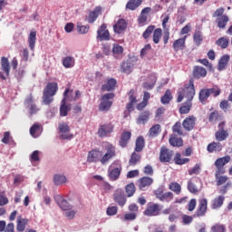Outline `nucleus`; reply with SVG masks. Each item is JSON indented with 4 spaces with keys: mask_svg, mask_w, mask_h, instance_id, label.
Returning a JSON list of instances; mask_svg holds the SVG:
<instances>
[{
    "mask_svg": "<svg viewBox=\"0 0 232 232\" xmlns=\"http://www.w3.org/2000/svg\"><path fill=\"white\" fill-rule=\"evenodd\" d=\"M208 75V71L206 68L200 66H195L193 69V76L195 79H202V77H206Z\"/></svg>",
    "mask_w": 232,
    "mask_h": 232,
    "instance_id": "7c9ffc66",
    "label": "nucleus"
},
{
    "mask_svg": "<svg viewBox=\"0 0 232 232\" xmlns=\"http://www.w3.org/2000/svg\"><path fill=\"white\" fill-rule=\"evenodd\" d=\"M102 12V7L96 6L93 9V11H91L89 13L88 23H90L91 24L95 23V21H97V18L99 17V15H101Z\"/></svg>",
    "mask_w": 232,
    "mask_h": 232,
    "instance_id": "b1692460",
    "label": "nucleus"
},
{
    "mask_svg": "<svg viewBox=\"0 0 232 232\" xmlns=\"http://www.w3.org/2000/svg\"><path fill=\"white\" fill-rule=\"evenodd\" d=\"M207 212H208V199L204 198L199 199L198 207L194 217H206Z\"/></svg>",
    "mask_w": 232,
    "mask_h": 232,
    "instance_id": "f8f14e48",
    "label": "nucleus"
},
{
    "mask_svg": "<svg viewBox=\"0 0 232 232\" xmlns=\"http://www.w3.org/2000/svg\"><path fill=\"white\" fill-rule=\"evenodd\" d=\"M224 173V171L216 170L215 177H216V182L217 186H222V184H226L228 180L227 176H220Z\"/></svg>",
    "mask_w": 232,
    "mask_h": 232,
    "instance_id": "473e14b6",
    "label": "nucleus"
},
{
    "mask_svg": "<svg viewBox=\"0 0 232 232\" xmlns=\"http://www.w3.org/2000/svg\"><path fill=\"white\" fill-rule=\"evenodd\" d=\"M216 44L224 50L229 46V39L227 37H221L216 42Z\"/></svg>",
    "mask_w": 232,
    "mask_h": 232,
    "instance_id": "3c124183",
    "label": "nucleus"
},
{
    "mask_svg": "<svg viewBox=\"0 0 232 232\" xmlns=\"http://www.w3.org/2000/svg\"><path fill=\"white\" fill-rule=\"evenodd\" d=\"M30 135H32L34 139H37V137L41 135V126H39V124H34L30 128Z\"/></svg>",
    "mask_w": 232,
    "mask_h": 232,
    "instance_id": "49530a36",
    "label": "nucleus"
},
{
    "mask_svg": "<svg viewBox=\"0 0 232 232\" xmlns=\"http://www.w3.org/2000/svg\"><path fill=\"white\" fill-rule=\"evenodd\" d=\"M172 131L173 133H177V135H179V136L184 135V130H182V123H180V121H177L172 126Z\"/></svg>",
    "mask_w": 232,
    "mask_h": 232,
    "instance_id": "8fccbe9b",
    "label": "nucleus"
},
{
    "mask_svg": "<svg viewBox=\"0 0 232 232\" xmlns=\"http://www.w3.org/2000/svg\"><path fill=\"white\" fill-rule=\"evenodd\" d=\"M59 90L57 82H48L44 89L43 102L46 106L53 102V96L56 95Z\"/></svg>",
    "mask_w": 232,
    "mask_h": 232,
    "instance_id": "7ed1b4c3",
    "label": "nucleus"
},
{
    "mask_svg": "<svg viewBox=\"0 0 232 232\" xmlns=\"http://www.w3.org/2000/svg\"><path fill=\"white\" fill-rule=\"evenodd\" d=\"M209 95H214V97H218L221 93L220 88L215 86L213 88L208 89Z\"/></svg>",
    "mask_w": 232,
    "mask_h": 232,
    "instance_id": "680f3d73",
    "label": "nucleus"
},
{
    "mask_svg": "<svg viewBox=\"0 0 232 232\" xmlns=\"http://www.w3.org/2000/svg\"><path fill=\"white\" fill-rule=\"evenodd\" d=\"M169 142L170 146H173V148H182V146H184V140H182V138L177 137L176 134H171L169 136Z\"/></svg>",
    "mask_w": 232,
    "mask_h": 232,
    "instance_id": "393cba45",
    "label": "nucleus"
},
{
    "mask_svg": "<svg viewBox=\"0 0 232 232\" xmlns=\"http://www.w3.org/2000/svg\"><path fill=\"white\" fill-rule=\"evenodd\" d=\"M151 112L150 111H143L136 120L137 124H146L150 121Z\"/></svg>",
    "mask_w": 232,
    "mask_h": 232,
    "instance_id": "2f4dec72",
    "label": "nucleus"
},
{
    "mask_svg": "<svg viewBox=\"0 0 232 232\" xmlns=\"http://www.w3.org/2000/svg\"><path fill=\"white\" fill-rule=\"evenodd\" d=\"M187 99L186 102L179 107V112L180 115H188L193 108V99L195 97V82L190 79L188 83H185L183 88L179 89L177 102H182Z\"/></svg>",
    "mask_w": 232,
    "mask_h": 232,
    "instance_id": "f257e3e1",
    "label": "nucleus"
},
{
    "mask_svg": "<svg viewBox=\"0 0 232 232\" xmlns=\"http://www.w3.org/2000/svg\"><path fill=\"white\" fill-rule=\"evenodd\" d=\"M73 90L70 89H65L63 92V99L62 101V104L60 106V117H66L68 115V111L72 110L68 105H66L67 101H72L70 100V95H72Z\"/></svg>",
    "mask_w": 232,
    "mask_h": 232,
    "instance_id": "423d86ee",
    "label": "nucleus"
},
{
    "mask_svg": "<svg viewBox=\"0 0 232 232\" xmlns=\"http://www.w3.org/2000/svg\"><path fill=\"white\" fill-rule=\"evenodd\" d=\"M130 139H131V131H128V130L123 131L120 137L119 146H121V148H126Z\"/></svg>",
    "mask_w": 232,
    "mask_h": 232,
    "instance_id": "412c9836",
    "label": "nucleus"
},
{
    "mask_svg": "<svg viewBox=\"0 0 232 232\" xmlns=\"http://www.w3.org/2000/svg\"><path fill=\"white\" fill-rule=\"evenodd\" d=\"M77 30L79 32V34H88V32H90V25H82V24L78 23L77 24Z\"/></svg>",
    "mask_w": 232,
    "mask_h": 232,
    "instance_id": "4d7b16f0",
    "label": "nucleus"
},
{
    "mask_svg": "<svg viewBox=\"0 0 232 232\" xmlns=\"http://www.w3.org/2000/svg\"><path fill=\"white\" fill-rule=\"evenodd\" d=\"M113 130H115V125H113V123L109 122V123L102 124L100 126L98 130V135L101 138L106 137L107 135L113 133Z\"/></svg>",
    "mask_w": 232,
    "mask_h": 232,
    "instance_id": "9d476101",
    "label": "nucleus"
},
{
    "mask_svg": "<svg viewBox=\"0 0 232 232\" xmlns=\"http://www.w3.org/2000/svg\"><path fill=\"white\" fill-rule=\"evenodd\" d=\"M169 189H170V191H173V193H175L176 195H180V193H182V187L177 182L170 183L169 186Z\"/></svg>",
    "mask_w": 232,
    "mask_h": 232,
    "instance_id": "a18cd8bd",
    "label": "nucleus"
},
{
    "mask_svg": "<svg viewBox=\"0 0 232 232\" xmlns=\"http://www.w3.org/2000/svg\"><path fill=\"white\" fill-rule=\"evenodd\" d=\"M144 3V0H129L125 5L126 10H130L131 12L137 10Z\"/></svg>",
    "mask_w": 232,
    "mask_h": 232,
    "instance_id": "c756f323",
    "label": "nucleus"
},
{
    "mask_svg": "<svg viewBox=\"0 0 232 232\" xmlns=\"http://www.w3.org/2000/svg\"><path fill=\"white\" fill-rule=\"evenodd\" d=\"M135 184L134 183H130L128 185H126L125 187V193L127 194V197L130 198L133 197V195H135Z\"/></svg>",
    "mask_w": 232,
    "mask_h": 232,
    "instance_id": "de8ad7c7",
    "label": "nucleus"
},
{
    "mask_svg": "<svg viewBox=\"0 0 232 232\" xmlns=\"http://www.w3.org/2000/svg\"><path fill=\"white\" fill-rule=\"evenodd\" d=\"M141 156L140 154L137 152H132L130 155V159L129 160V166H137L139 164V161L140 160Z\"/></svg>",
    "mask_w": 232,
    "mask_h": 232,
    "instance_id": "a19ab883",
    "label": "nucleus"
},
{
    "mask_svg": "<svg viewBox=\"0 0 232 232\" xmlns=\"http://www.w3.org/2000/svg\"><path fill=\"white\" fill-rule=\"evenodd\" d=\"M160 211H162V206L159 203L149 202L143 211V215L144 217H159Z\"/></svg>",
    "mask_w": 232,
    "mask_h": 232,
    "instance_id": "0eeeda50",
    "label": "nucleus"
},
{
    "mask_svg": "<svg viewBox=\"0 0 232 232\" xmlns=\"http://www.w3.org/2000/svg\"><path fill=\"white\" fill-rule=\"evenodd\" d=\"M63 65L64 68H73L75 66V58L72 56H67L63 61Z\"/></svg>",
    "mask_w": 232,
    "mask_h": 232,
    "instance_id": "37998d69",
    "label": "nucleus"
},
{
    "mask_svg": "<svg viewBox=\"0 0 232 232\" xmlns=\"http://www.w3.org/2000/svg\"><path fill=\"white\" fill-rule=\"evenodd\" d=\"M117 86V81L113 78H111L106 81V82L102 86V92H113Z\"/></svg>",
    "mask_w": 232,
    "mask_h": 232,
    "instance_id": "cd10ccee",
    "label": "nucleus"
},
{
    "mask_svg": "<svg viewBox=\"0 0 232 232\" xmlns=\"http://www.w3.org/2000/svg\"><path fill=\"white\" fill-rule=\"evenodd\" d=\"M201 169L200 164H196L192 169H188V175H200Z\"/></svg>",
    "mask_w": 232,
    "mask_h": 232,
    "instance_id": "bf43d9fd",
    "label": "nucleus"
},
{
    "mask_svg": "<svg viewBox=\"0 0 232 232\" xmlns=\"http://www.w3.org/2000/svg\"><path fill=\"white\" fill-rule=\"evenodd\" d=\"M226 200V197L224 196H218L212 201L210 208L211 209H220L222 206H224V201Z\"/></svg>",
    "mask_w": 232,
    "mask_h": 232,
    "instance_id": "a878e982",
    "label": "nucleus"
},
{
    "mask_svg": "<svg viewBox=\"0 0 232 232\" xmlns=\"http://www.w3.org/2000/svg\"><path fill=\"white\" fill-rule=\"evenodd\" d=\"M133 66H135V64L133 63L131 59H128L127 61H123L121 63V71L122 72V73L130 74V73H131V71L133 70Z\"/></svg>",
    "mask_w": 232,
    "mask_h": 232,
    "instance_id": "4be33fe9",
    "label": "nucleus"
},
{
    "mask_svg": "<svg viewBox=\"0 0 232 232\" xmlns=\"http://www.w3.org/2000/svg\"><path fill=\"white\" fill-rule=\"evenodd\" d=\"M53 182L55 186H61V184H66V177L56 174L53 177Z\"/></svg>",
    "mask_w": 232,
    "mask_h": 232,
    "instance_id": "603ef678",
    "label": "nucleus"
},
{
    "mask_svg": "<svg viewBox=\"0 0 232 232\" xmlns=\"http://www.w3.org/2000/svg\"><path fill=\"white\" fill-rule=\"evenodd\" d=\"M208 153H217L222 151V143L220 141H213L207 146Z\"/></svg>",
    "mask_w": 232,
    "mask_h": 232,
    "instance_id": "c85d7f7f",
    "label": "nucleus"
},
{
    "mask_svg": "<svg viewBox=\"0 0 232 232\" xmlns=\"http://www.w3.org/2000/svg\"><path fill=\"white\" fill-rule=\"evenodd\" d=\"M229 137V130L226 129V121H220L218 124V130L215 132V139L218 142H224Z\"/></svg>",
    "mask_w": 232,
    "mask_h": 232,
    "instance_id": "39448f33",
    "label": "nucleus"
},
{
    "mask_svg": "<svg viewBox=\"0 0 232 232\" xmlns=\"http://www.w3.org/2000/svg\"><path fill=\"white\" fill-rule=\"evenodd\" d=\"M115 98V93H106L102 96L101 103L99 105L100 111H109L110 108H111L113 104V100Z\"/></svg>",
    "mask_w": 232,
    "mask_h": 232,
    "instance_id": "20e7f679",
    "label": "nucleus"
},
{
    "mask_svg": "<svg viewBox=\"0 0 232 232\" xmlns=\"http://www.w3.org/2000/svg\"><path fill=\"white\" fill-rule=\"evenodd\" d=\"M97 39H100V41H110V31L106 24H102L97 30Z\"/></svg>",
    "mask_w": 232,
    "mask_h": 232,
    "instance_id": "9b49d317",
    "label": "nucleus"
},
{
    "mask_svg": "<svg viewBox=\"0 0 232 232\" xmlns=\"http://www.w3.org/2000/svg\"><path fill=\"white\" fill-rule=\"evenodd\" d=\"M228 23H229V16H227V14L219 16L216 19L217 26L220 30H226V26H227Z\"/></svg>",
    "mask_w": 232,
    "mask_h": 232,
    "instance_id": "bb28decb",
    "label": "nucleus"
},
{
    "mask_svg": "<svg viewBox=\"0 0 232 232\" xmlns=\"http://www.w3.org/2000/svg\"><path fill=\"white\" fill-rule=\"evenodd\" d=\"M151 12V7H145L141 10L140 14L138 16L139 26H144L148 23V14Z\"/></svg>",
    "mask_w": 232,
    "mask_h": 232,
    "instance_id": "a211bd4d",
    "label": "nucleus"
},
{
    "mask_svg": "<svg viewBox=\"0 0 232 232\" xmlns=\"http://www.w3.org/2000/svg\"><path fill=\"white\" fill-rule=\"evenodd\" d=\"M124 52V48L119 44H115L112 48V53L115 55H121Z\"/></svg>",
    "mask_w": 232,
    "mask_h": 232,
    "instance_id": "0e129e2a",
    "label": "nucleus"
},
{
    "mask_svg": "<svg viewBox=\"0 0 232 232\" xmlns=\"http://www.w3.org/2000/svg\"><path fill=\"white\" fill-rule=\"evenodd\" d=\"M209 90L208 89H202L199 91V101L200 102H206L208 99H209Z\"/></svg>",
    "mask_w": 232,
    "mask_h": 232,
    "instance_id": "09e8293b",
    "label": "nucleus"
},
{
    "mask_svg": "<svg viewBox=\"0 0 232 232\" xmlns=\"http://www.w3.org/2000/svg\"><path fill=\"white\" fill-rule=\"evenodd\" d=\"M117 157V150L113 144L109 143L105 147V153L102 154V150L99 149L92 150L88 152L87 162H101L102 166H106L110 160Z\"/></svg>",
    "mask_w": 232,
    "mask_h": 232,
    "instance_id": "f03ea898",
    "label": "nucleus"
},
{
    "mask_svg": "<svg viewBox=\"0 0 232 232\" xmlns=\"http://www.w3.org/2000/svg\"><path fill=\"white\" fill-rule=\"evenodd\" d=\"M153 43L155 44H159L160 43V39H162V29L161 28H157L153 32Z\"/></svg>",
    "mask_w": 232,
    "mask_h": 232,
    "instance_id": "c03bdc74",
    "label": "nucleus"
},
{
    "mask_svg": "<svg viewBox=\"0 0 232 232\" xmlns=\"http://www.w3.org/2000/svg\"><path fill=\"white\" fill-rule=\"evenodd\" d=\"M220 112L218 111H212L208 116V121L215 123L217 121H220Z\"/></svg>",
    "mask_w": 232,
    "mask_h": 232,
    "instance_id": "864d4df0",
    "label": "nucleus"
},
{
    "mask_svg": "<svg viewBox=\"0 0 232 232\" xmlns=\"http://www.w3.org/2000/svg\"><path fill=\"white\" fill-rule=\"evenodd\" d=\"M128 28V22L124 18L119 19L113 25V32L115 34H124Z\"/></svg>",
    "mask_w": 232,
    "mask_h": 232,
    "instance_id": "4468645a",
    "label": "nucleus"
},
{
    "mask_svg": "<svg viewBox=\"0 0 232 232\" xmlns=\"http://www.w3.org/2000/svg\"><path fill=\"white\" fill-rule=\"evenodd\" d=\"M144 175H150V177L153 176V167L151 165H147L143 169Z\"/></svg>",
    "mask_w": 232,
    "mask_h": 232,
    "instance_id": "774afa93",
    "label": "nucleus"
},
{
    "mask_svg": "<svg viewBox=\"0 0 232 232\" xmlns=\"http://www.w3.org/2000/svg\"><path fill=\"white\" fill-rule=\"evenodd\" d=\"M121 173H122V166L118 165L116 168L109 169L108 177L110 180L115 182V180H119Z\"/></svg>",
    "mask_w": 232,
    "mask_h": 232,
    "instance_id": "f3484780",
    "label": "nucleus"
},
{
    "mask_svg": "<svg viewBox=\"0 0 232 232\" xmlns=\"http://www.w3.org/2000/svg\"><path fill=\"white\" fill-rule=\"evenodd\" d=\"M174 152L166 147H161L160 151V162L168 163L171 162L173 159Z\"/></svg>",
    "mask_w": 232,
    "mask_h": 232,
    "instance_id": "1a4fd4ad",
    "label": "nucleus"
},
{
    "mask_svg": "<svg viewBox=\"0 0 232 232\" xmlns=\"http://www.w3.org/2000/svg\"><path fill=\"white\" fill-rule=\"evenodd\" d=\"M195 124H197V118L193 115L187 117L182 122L185 131H192V130H195Z\"/></svg>",
    "mask_w": 232,
    "mask_h": 232,
    "instance_id": "ddd939ff",
    "label": "nucleus"
},
{
    "mask_svg": "<svg viewBox=\"0 0 232 232\" xmlns=\"http://www.w3.org/2000/svg\"><path fill=\"white\" fill-rule=\"evenodd\" d=\"M160 200V202H171V200H173L172 192H165Z\"/></svg>",
    "mask_w": 232,
    "mask_h": 232,
    "instance_id": "13d9d810",
    "label": "nucleus"
},
{
    "mask_svg": "<svg viewBox=\"0 0 232 232\" xmlns=\"http://www.w3.org/2000/svg\"><path fill=\"white\" fill-rule=\"evenodd\" d=\"M230 161L231 156L229 155L218 159L214 163L217 168V171L222 172V170L224 169V166H226V164H227Z\"/></svg>",
    "mask_w": 232,
    "mask_h": 232,
    "instance_id": "dca6fc26",
    "label": "nucleus"
},
{
    "mask_svg": "<svg viewBox=\"0 0 232 232\" xmlns=\"http://www.w3.org/2000/svg\"><path fill=\"white\" fill-rule=\"evenodd\" d=\"M27 224H28V219L18 217L17 225H16V231H18V232L24 231V229H26Z\"/></svg>",
    "mask_w": 232,
    "mask_h": 232,
    "instance_id": "72a5a7b5",
    "label": "nucleus"
},
{
    "mask_svg": "<svg viewBox=\"0 0 232 232\" xmlns=\"http://www.w3.org/2000/svg\"><path fill=\"white\" fill-rule=\"evenodd\" d=\"M153 184V178L142 177L138 180V188L144 191L145 188H150Z\"/></svg>",
    "mask_w": 232,
    "mask_h": 232,
    "instance_id": "aec40b11",
    "label": "nucleus"
},
{
    "mask_svg": "<svg viewBox=\"0 0 232 232\" xmlns=\"http://www.w3.org/2000/svg\"><path fill=\"white\" fill-rule=\"evenodd\" d=\"M186 39H188L187 35L174 41V43L172 44L173 50L176 52H180V51L184 50V48H186Z\"/></svg>",
    "mask_w": 232,
    "mask_h": 232,
    "instance_id": "5701e85b",
    "label": "nucleus"
},
{
    "mask_svg": "<svg viewBox=\"0 0 232 232\" xmlns=\"http://www.w3.org/2000/svg\"><path fill=\"white\" fill-rule=\"evenodd\" d=\"M174 162L178 166H182L184 164H188V162H189V159L188 158L182 159V155H180V153L178 152L174 157Z\"/></svg>",
    "mask_w": 232,
    "mask_h": 232,
    "instance_id": "79ce46f5",
    "label": "nucleus"
},
{
    "mask_svg": "<svg viewBox=\"0 0 232 232\" xmlns=\"http://www.w3.org/2000/svg\"><path fill=\"white\" fill-rule=\"evenodd\" d=\"M154 31H155V25H149L142 34L143 39L148 40Z\"/></svg>",
    "mask_w": 232,
    "mask_h": 232,
    "instance_id": "5fc2aeb1",
    "label": "nucleus"
},
{
    "mask_svg": "<svg viewBox=\"0 0 232 232\" xmlns=\"http://www.w3.org/2000/svg\"><path fill=\"white\" fill-rule=\"evenodd\" d=\"M1 68L8 77V75H10V62H8V58L5 56L1 58Z\"/></svg>",
    "mask_w": 232,
    "mask_h": 232,
    "instance_id": "f704fd0d",
    "label": "nucleus"
},
{
    "mask_svg": "<svg viewBox=\"0 0 232 232\" xmlns=\"http://www.w3.org/2000/svg\"><path fill=\"white\" fill-rule=\"evenodd\" d=\"M212 232H226V226L222 224H216L211 227Z\"/></svg>",
    "mask_w": 232,
    "mask_h": 232,
    "instance_id": "052dcab7",
    "label": "nucleus"
},
{
    "mask_svg": "<svg viewBox=\"0 0 232 232\" xmlns=\"http://www.w3.org/2000/svg\"><path fill=\"white\" fill-rule=\"evenodd\" d=\"M145 145H146V141L144 140V137L139 136L136 139V142H135V151H137V153H140V151H142V150H144Z\"/></svg>",
    "mask_w": 232,
    "mask_h": 232,
    "instance_id": "e433bc0d",
    "label": "nucleus"
},
{
    "mask_svg": "<svg viewBox=\"0 0 232 232\" xmlns=\"http://www.w3.org/2000/svg\"><path fill=\"white\" fill-rule=\"evenodd\" d=\"M117 211H119L117 207H109L106 213L109 217H115V215H117Z\"/></svg>",
    "mask_w": 232,
    "mask_h": 232,
    "instance_id": "e2e57ef3",
    "label": "nucleus"
},
{
    "mask_svg": "<svg viewBox=\"0 0 232 232\" xmlns=\"http://www.w3.org/2000/svg\"><path fill=\"white\" fill-rule=\"evenodd\" d=\"M193 39L195 44H197V46H200V44H202V41H204V39L202 38V33L198 31L196 32L193 35Z\"/></svg>",
    "mask_w": 232,
    "mask_h": 232,
    "instance_id": "6e6d98bb",
    "label": "nucleus"
},
{
    "mask_svg": "<svg viewBox=\"0 0 232 232\" xmlns=\"http://www.w3.org/2000/svg\"><path fill=\"white\" fill-rule=\"evenodd\" d=\"M160 124L153 125L149 130V136L151 137L152 139H155V137H157L160 133Z\"/></svg>",
    "mask_w": 232,
    "mask_h": 232,
    "instance_id": "ea45409f",
    "label": "nucleus"
},
{
    "mask_svg": "<svg viewBox=\"0 0 232 232\" xmlns=\"http://www.w3.org/2000/svg\"><path fill=\"white\" fill-rule=\"evenodd\" d=\"M230 56L228 54H224L219 62H218V71L222 72L223 70H226V66H227L229 63Z\"/></svg>",
    "mask_w": 232,
    "mask_h": 232,
    "instance_id": "c9c22d12",
    "label": "nucleus"
},
{
    "mask_svg": "<svg viewBox=\"0 0 232 232\" xmlns=\"http://www.w3.org/2000/svg\"><path fill=\"white\" fill-rule=\"evenodd\" d=\"M188 189L190 193H198V188H197V185H195V183H192L191 181L188 182Z\"/></svg>",
    "mask_w": 232,
    "mask_h": 232,
    "instance_id": "338daca9",
    "label": "nucleus"
},
{
    "mask_svg": "<svg viewBox=\"0 0 232 232\" xmlns=\"http://www.w3.org/2000/svg\"><path fill=\"white\" fill-rule=\"evenodd\" d=\"M129 95V101L130 102L132 103H137V97H135V90L134 89H130V92H128Z\"/></svg>",
    "mask_w": 232,
    "mask_h": 232,
    "instance_id": "69168bd1",
    "label": "nucleus"
},
{
    "mask_svg": "<svg viewBox=\"0 0 232 232\" xmlns=\"http://www.w3.org/2000/svg\"><path fill=\"white\" fill-rule=\"evenodd\" d=\"M173 101V95L171 94V91L168 89L164 95L160 99L161 104H169Z\"/></svg>",
    "mask_w": 232,
    "mask_h": 232,
    "instance_id": "4c0bfd02",
    "label": "nucleus"
},
{
    "mask_svg": "<svg viewBox=\"0 0 232 232\" xmlns=\"http://www.w3.org/2000/svg\"><path fill=\"white\" fill-rule=\"evenodd\" d=\"M35 41H37V33L35 31H32L28 37L30 50H34Z\"/></svg>",
    "mask_w": 232,
    "mask_h": 232,
    "instance_id": "58836bf2",
    "label": "nucleus"
},
{
    "mask_svg": "<svg viewBox=\"0 0 232 232\" xmlns=\"http://www.w3.org/2000/svg\"><path fill=\"white\" fill-rule=\"evenodd\" d=\"M58 130L60 133V139L62 140H72L73 139V134L70 133V125L66 122L59 123Z\"/></svg>",
    "mask_w": 232,
    "mask_h": 232,
    "instance_id": "6e6552de",
    "label": "nucleus"
},
{
    "mask_svg": "<svg viewBox=\"0 0 232 232\" xmlns=\"http://www.w3.org/2000/svg\"><path fill=\"white\" fill-rule=\"evenodd\" d=\"M113 200L121 206V208L126 204V196L124 195V190L117 189L113 194Z\"/></svg>",
    "mask_w": 232,
    "mask_h": 232,
    "instance_id": "2eb2a0df",
    "label": "nucleus"
},
{
    "mask_svg": "<svg viewBox=\"0 0 232 232\" xmlns=\"http://www.w3.org/2000/svg\"><path fill=\"white\" fill-rule=\"evenodd\" d=\"M56 204H58L59 208L63 209V211H69V209H72V205L63 198V196H56L55 198Z\"/></svg>",
    "mask_w": 232,
    "mask_h": 232,
    "instance_id": "6ab92c4d",
    "label": "nucleus"
}]
</instances>
